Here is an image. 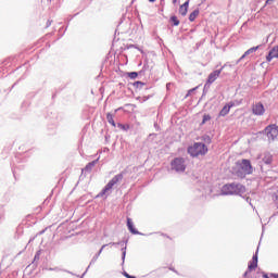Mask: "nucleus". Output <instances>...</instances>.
Returning a JSON list of instances; mask_svg holds the SVG:
<instances>
[{"label": "nucleus", "mask_w": 278, "mask_h": 278, "mask_svg": "<svg viewBox=\"0 0 278 278\" xmlns=\"http://www.w3.org/2000/svg\"><path fill=\"white\" fill-rule=\"evenodd\" d=\"M233 170L235 175H237L240 179H244L247 175H253V165H251V161L243 159L236 163Z\"/></svg>", "instance_id": "obj_1"}, {"label": "nucleus", "mask_w": 278, "mask_h": 278, "mask_svg": "<svg viewBox=\"0 0 278 278\" xmlns=\"http://www.w3.org/2000/svg\"><path fill=\"white\" fill-rule=\"evenodd\" d=\"M244 192H247V187L238 182L227 184V185H224L222 188V194H224L225 197H229L233 194L242 197Z\"/></svg>", "instance_id": "obj_2"}, {"label": "nucleus", "mask_w": 278, "mask_h": 278, "mask_svg": "<svg viewBox=\"0 0 278 278\" xmlns=\"http://www.w3.org/2000/svg\"><path fill=\"white\" fill-rule=\"evenodd\" d=\"M207 146L203 142H194L188 148V153L191 157H203V155H207Z\"/></svg>", "instance_id": "obj_3"}, {"label": "nucleus", "mask_w": 278, "mask_h": 278, "mask_svg": "<svg viewBox=\"0 0 278 278\" xmlns=\"http://www.w3.org/2000/svg\"><path fill=\"white\" fill-rule=\"evenodd\" d=\"M123 173L115 175L102 189V191L98 194V197H110V192H112V188L116 186V184H121L123 181Z\"/></svg>", "instance_id": "obj_4"}, {"label": "nucleus", "mask_w": 278, "mask_h": 278, "mask_svg": "<svg viewBox=\"0 0 278 278\" xmlns=\"http://www.w3.org/2000/svg\"><path fill=\"white\" fill-rule=\"evenodd\" d=\"M172 170L176 173H186V159L184 157H176L170 163Z\"/></svg>", "instance_id": "obj_5"}, {"label": "nucleus", "mask_w": 278, "mask_h": 278, "mask_svg": "<svg viewBox=\"0 0 278 278\" xmlns=\"http://www.w3.org/2000/svg\"><path fill=\"white\" fill-rule=\"evenodd\" d=\"M263 134L267 136L268 140H275L278 136V126L275 124L268 125L263 130Z\"/></svg>", "instance_id": "obj_6"}, {"label": "nucleus", "mask_w": 278, "mask_h": 278, "mask_svg": "<svg viewBox=\"0 0 278 278\" xmlns=\"http://www.w3.org/2000/svg\"><path fill=\"white\" fill-rule=\"evenodd\" d=\"M265 112L266 109L262 102H257L252 105V114H254V116H264Z\"/></svg>", "instance_id": "obj_7"}, {"label": "nucleus", "mask_w": 278, "mask_h": 278, "mask_svg": "<svg viewBox=\"0 0 278 278\" xmlns=\"http://www.w3.org/2000/svg\"><path fill=\"white\" fill-rule=\"evenodd\" d=\"M225 66H227V64H225L224 66H222L220 70H216L214 72H212L208 77H207V81L208 84H214V81H216V79H218V77H220V74L223 73V70L225 68Z\"/></svg>", "instance_id": "obj_8"}, {"label": "nucleus", "mask_w": 278, "mask_h": 278, "mask_svg": "<svg viewBox=\"0 0 278 278\" xmlns=\"http://www.w3.org/2000/svg\"><path fill=\"white\" fill-rule=\"evenodd\" d=\"M260 47H262V46L260 45V46L252 47V48L248 49L243 53V55L237 61V64H240V62H242V60H244L247 58V55H251V53H255V51H257L260 49Z\"/></svg>", "instance_id": "obj_9"}, {"label": "nucleus", "mask_w": 278, "mask_h": 278, "mask_svg": "<svg viewBox=\"0 0 278 278\" xmlns=\"http://www.w3.org/2000/svg\"><path fill=\"white\" fill-rule=\"evenodd\" d=\"M275 58L278 59V46H275L268 53V55L266 56L267 62H273V60H275Z\"/></svg>", "instance_id": "obj_10"}, {"label": "nucleus", "mask_w": 278, "mask_h": 278, "mask_svg": "<svg viewBox=\"0 0 278 278\" xmlns=\"http://www.w3.org/2000/svg\"><path fill=\"white\" fill-rule=\"evenodd\" d=\"M127 227L130 233H134V236H139V231L134 227V220L131 218H127Z\"/></svg>", "instance_id": "obj_11"}, {"label": "nucleus", "mask_w": 278, "mask_h": 278, "mask_svg": "<svg viewBox=\"0 0 278 278\" xmlns=\"http://www.w3.org/2000/svg\"><path fill=\"white\" fill-rule=\"evenodd\" d=\"M231 108H233V102H229L226 104L219 112V116H227L229 114Z\"/></svg>", "instance_id": "obj_12"}, {"label": "nucleus", "mask_w": 278, "mask_h": 278, "mask_svg": "<svg viewBox=\"0 0 278 278\" xmlns=\"http://www.w3.org/2000/svg\"><path fill=\"white\" fill-rule=\"evenodd\" d=\"M99 163V159L88 163L85 168H83V173H92V168L93 166H97V164Z\"/></svg>", "instance_id": "obj_13"}, {"label": "nucleus", "mask_w": 278, "mask_h": 278, "mask_svg": "<svg viewBox=\"0 0 278 278\" xmlns=\"http://www.w3.org/2000/svg\"><path fill=\"white\" fill-rule=\"evenodd\" d=\"M256 266H257V251L253 255L252 261L249 263L248 270H255Z\"/></svg>", "instance_id": "obj_14"}, {"label": "nucleus", "mask_w": 278, "mask_h": 278, "mask_svg": "<svg viewBox=\"0 0 278 278\" xmlns=\"http://www.w3.org/2000/svg\"><path fill=\"white\" fill-rule=\"evenodd\" d=\"M262 162H264V164H273V154L265 152L263 154Z\"/></svg>", "instance_id": "obj_15"}, {"label": "nucleus", "mask_w": 278, "mask_h": 278, "mask_svg": "<svg viewBox=\"0 0 278 278\" xmlns=\"http://www.w3.org/2000/svg\"><path fill=\"white\" fill-rule=\"evenodd\" d=\"M105 247H108V244H103L101 247L99 252L91 258L90 265L94 264L99 260V256L101 255V253H103V249H105Z\"/></svg>", "instance_id": "obj_16"}, {"label": "nucleus", "mask_w": 278, "mask_h": 278, "mask_svg": "<svg viewBox=\"0 0 278 278\" xmlns=\"http://www.w3.org/2000/svg\"><path fill=\"white\" fill-rule=\"evenodd\" d=\"M106 121L110 125H112L113 127H116V122H114V115H112L111 113L106 114Z\"/></svg>", "instance_id": "obj_17"}, {"label": "nucleus", "mask_w": 278, "mask_h": 278, "mask_svg": "<svg viewBox=\"0 0 278 278\" xmlns=\"http://www.w3.org/2000/svg\"><path fill=\"white\" fill-rule=\"evenodd\" d=\"M197 16H199V9H195L193 12L190 13L189 21L193 23V21L197 20Z\"/></svg>", "instance_id": "obj_18"}, {"label": "nucleus", "mask_w": 278, "mask_h": 278, "mask_svg": "<svg viewBox=\"0 0 278 278\" xmlns=\"http://www.w3.org/2000/svg\"><path fill=\"white\" fill-rule=\"evenodd\" d=\"M126 256H127V247L122 248V264H125Z\"/></svg>", "instance_id": "obj_19"}, {"label": "nucleus", "mask_w": 278, "mask_h": 278, "mask_svg": "<svg viewBox=\"0 0 278 278\" xmlns=\"http://www.w3.org/2000/svg\"><path fill=\"white\" fill-rule=\"evenodd\" d=\"M170 22L173 23V25H174L175 27H177V26L179 25V20L177 18L176 15H173V16L170 17Z\"/></svg>", "instance_id": "obj_20"}, {"label": "nucleus", "mask_w": 278, "mask_h": 278, "mask_svg": "<svg viewBox=\"0 0 278 278\" xmlns=\"http://www.w3.org/2000/svg\"><path fill=\"white\" fill-rule=\"evenodd\" d=\"M202 140L206 143V144H211L212 143V138L207 135H204L202 137Z\"/></svg>", "instance_id": "obj_21"}, {"label": "nucleus", "mask_w": 278, "mask_h": 278, "mask_svg": "<svg viewBox=\"0 0 278 278\" xmlns=\"http://www.w3.org/2000/svg\"><path fill=\"white\" fill-rule=\"evenodd\" d=\"M179 14H181V16H186V14H188V9L184 8L180 5L179 8Z\"/></svg>", "instance_id": "obj_22"}, {"label": "nucleus", "mask_w": 278, "mask_h": 278, "mask_svg": "<svg viewBox=\"0 0 278 278\" xmlns=\"http://www.w3.org/2000/svg\"><path fill=\"white\" fill-rule=\"evenodd\" d=\"M128 77L130 79H136V77H138V72H130V73H128Z\"/></svg>", "instance_id": "obj_23"}, {"label": "nucleus", "mask_w": 278, "mask_h": 278, "mask_svg": "<svg viewBox=\"0 0 278 278\" xmlns=\"http://www.w3.org/2000/svg\"><path fill=\"white\" fill-rule=\"evenodd\" d=\"M211 116L210 115H204L203 119H202V125H205L207 123V121H211Z\"/></svg>", "instance_id": "obj_24"}, {"label": "nucleus", "mask_w": 278, "mask_h": 278, "mask_svg": "<svg viewBox=\"0 0 278 278\" xmlns=\"http://www.w3.org/2000/svg\"><path fill=\"white\" fill-rule=\"evenodd\" d=\"M134 86H135V88H142V87L144 86V83H142V81H136V83L134 84Z\"/></svg>", "instance_id": "obj_25"}, {"label": "nucleus", "mask_w": 278, "mask_h": 278, "mask_svg": "<svg viewBox=\"0 0 278 278\" xmlns=\"http://www.w3.org/2000/svg\"><path fill=\"white\" fill-rule=\"evenodd\" d=\"M199 87H195V88H192L190 89L187 94H186V99H188V97H190V94H192L193 92H195V90L198 89Z\"/></svg>", "instance_id": "obj_26"}, {"label": "nucleus", "mask_w": 278, "mask_h": 278, "mask_svg": "<svg viewBox=\"0 0 278 278\" xmlns=\"http://www.w3.org/2000/svg\"><path fill=\"white\" fill-rule=\"evenodd\" d=\"M189 5H190V0H187V1H186L182 5H180V7L188 10Z\"/></svg>", "instance_id": "obj_27"}, {"label": "nucleus", "mask_w": 278, "mask_h": 278, "mask_svg": "<svg viewBox=\"0 0 278 278\" xmlns=\"http://www.w3.org/2000/svg\"><path fill=\"white\" fill-rule=\"evenodd\" d=\"M210 86H212V83H210L208 80H206L205 85H204V90L210 89Z\"/></svg>", "instance_id": "obj_28"}, {"label": "nucleus", "mask_w": 278, "mask_h": 278, "mask_svg": "<svg viewBox=\"0 0 278 278\" xmlns=\"http://www.w3.org/2000/svg\"><path fill=\"white\" fill-rule=\"evenodd\" d=\"M35 260H40V251H37V253L35 254Z\"/></svg>", "instance_id": "obj_29"}, {"label": "nucleus", "mask_w": 278, "mask_h": 278, "mask_svg": "<svg viewBox=\"0 0 278 278\" xmlns=\"http://www.w3.org/2000/svg\"><path fill=\"white\" fill-rule=\"evenodd\" d=\"M149 68V64L144 63L142 72L144 73V71H147Z\"/></svg>", "instance_id": "obj_30"}, {"label": "nucleus", "mask_w": 278, "mask_h": 278, "mask_svg": "<svg viewBox=\"0 0 278 278\" xmlns=\"http://www.w3.org/2000/svg\"><path fill=\"white\" fill-rule=\"evenodd\" d=\"M245 201H247V203H249L251 205V207H253V204L251 203L250 198H247Z\"/></svg>", "instance_id": "obj_31"}, {"label": "nucleus", "mask_w": 278, "mask_h": 278, "mask_svg": "<svg viewBox=\"0 0 278 278\" xmlns=\"http://www.w3.org/2000/svg\"><path fill=\"white\" fill-rule=\"evenodd\" d=\"M110 244H111L112 247H116V245L121 244V242H117V243H116V242H111Z\"/></svg>", "instance_id": "obj_32"}, {"label": "nucleus", "mask_w": 278, "mask_h": 278, "mask_svg": "<svg viewBox=\"0 0 278 278\" xmlns=\"http://www.w3.org/2000/svg\"><path fill=\"white\" fill-rule=\"evenodd\" d=\"M273 1H275V0H266V5L273 3Z\"/></svg>", "instance_id": "obj_33"}, {"label": "nucleus", "mask_w": 278, "mask_h": 278, "mask_svg": "<svg viewBox=\"0 0 278 278\" xmlns=\"http://www.w3.org/2000/svg\"><path fill=\"white\" fill-rule=\"evenodd\" d=\"M46 27H51V21H48V22H47Z\"/></svg>", "instance_id": "obj_34"}, {"label": "nucleus", "mask_w": 278, "mask_h": 278, "mask_svg": "<svg viewBox=\"0 0 278 278\" xmlns=\"http://www.w3.org/2000/svg\"><path fill=\"white\" fill-rule=\"evenodd\" d=\"M118 127H121V129H125V125L123 124H118Z\"/></svg>", "instance_id": "obj_35"}, {"label": "nucleus", "mask_w": 278, "mask_h": 278, "mask_svg": "<svg viewBox=\"0 0 278 278\" xmlns=\"http://www.w3.org/2000/svg\"><path fill=\"white\" fill-rule=\"evenodd\" d=\"M249 275V270L243 274V277H247Z\"/></svg>", "instance_id": "obj_36"}, {"label": "nucleus", "mask_w": 278, "mask_h": 278, "mask_svg": "<svg viewBox=\"0 0 278 278\" xmlns=\"http://www.w3.org/2000/svg\"><path fill=\"white\" fill-rule=\"evenodd\" d=\"M263 277H264V278H269V277H268V274H264Z\"/></svg>", "instance_id": "obj_37"}, {"label": "nucleus", "mask_w": 278, "mask_h": 278, "mask_svg": "<svg viewBox=\"0 0 278 278\" xmlns=\"http://www.w3.org/2000/svg\"><path fill=\"white\" fill-rule=\"evenodd\" d=\"M150 1V3H155V0H149Z\"/></svg>", "instance_id": "obj_38"}, {"label": "nucleus", "mask_w": 278, "mask_h": 278, "mask_svg": "<svg viewBox=\"0 0 278 278\" xmlns=\"http://www.w3.org/2000/svg\"><path fill=\"white\" fill-rule=\"evenodd\" d=\"M173 3H177V0H173Z\"/></svg>", "instance_id": "obj_39"}]
</instances>
